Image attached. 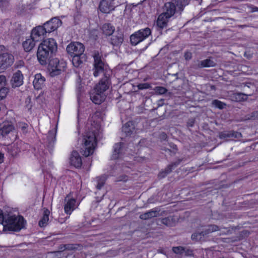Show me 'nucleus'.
I'll return each instance as SVG.
<instances>
[{
    "label": "nucleus",
    "mask_w": 258,
    "mask_h": 258,
    "mask_svg": "<svg viewBox=\"0 0 258 258\" xmlns=\"http://www.w3.org/2000/svg\"><path fill=\"white\" fill-rule=\"evenodd\" d=\"M94 59V76L96 77L100 74L103 76L94 89L104 94V92L109 88L111 83L110 77L112 75V71L105 65L98 53L95 54Z\"/></svg>",
    "instance_id": "obj_1"
},
{
    "label": "nucleus",
    "mask_w": 258,
    "mask_h": 258,
    "mask_svg": "<svg viewBox=\"0 0 258 258\" xmlns=\"http://www.w3.org/2000/svg\"><path fill=\"white\" fill-rule=\"evenodd\" d=\"M91 126L88 127L89 131L86 133L83 140V143L81 148V153L85 157H88L93 153L96 140L100 132V124L95 121L90 120Z\"/></svg>",
    "instance_id": "obj_2"
},
{
    "label": "nucleus",
    "mask_w": 258,
    "mask_h": 258,
    "mask_svg": "<svg viewBox=\"0 0 258 258\" xmlns=\"http://www.w3.org/2000/svg\"><path fill=\"white\" fill-rule=\"evenodd\" d=\"M57 49L56 41L53 38L43 40L39 45L37 56L41 65H46Z\"/></svg>",
    "instance_id": "obj_3"
},
{
    "label": "nucleus",
    "mask_w": 258,
    "mask_h": 258,
    "mask_svg": "<svg viewBox=\"0 0 258 258\" xmlns=\"http://www.w3.org/2000/svg\"><path fill=\"white\" fill-rule=\"evenodd\" d=\"M26 221L21 216L7 214L4 224V230L19 231L25 227Z\"/></svg>",
    "instance_id": "obj_4"
},
{
    "label": "nucleus",
    "mask_w": 258,
    "mask_h": 258,
    "mask_svg": "<svg viewBox=\"0 0 258 258\" xmlns=\"http://www.w3.org/2000/svg\"><path fill=\"white\" fill-rule=\"evenodd\" d=\"M48 69L51 77L59 75L66 68V63L62 60H59L57 58L49 60Z\"/></svg>",
    "instance_id": "obj_5"
},
{
    "label": "nucleus",
    "mask_w": 258,
    "mask_h": 258,
    "mask_svg": "<svg viewBox=\"0 0 258 258\" xmlns=\"http://www.w3.org/2000/svg\"><path fill=\"white\" fill-rule=\"evenodd\" d=\"M151 34V30L149 28L140 29L131 36V43L133 45H136L140 42L145 40Z\"/></svg>",
    "instance_id": "obj_6"
},
{
    "label": "nucleus",
    "mask_w": 258,
    "mask_h": 258,
    "mask_svg": "<svg viewBox=\"0 0 258 258\" xmlns=\"http://www.w3.org/2000/svg\"><path fill=\"white\" fill-rule=\"evenodd\" d=\"M67 51L71 56L82 55L85 50L84 45L78 42L70 43L67 47Z\"/></svg>",
    "instance_id": "obj_7"
},
{
    "label": "nucleus",
    "mask_w": 258,
    "mask_h": 258,
    "mask_svg": "<svg viewBox=\"0 0 258 258\" xmlns=\"http://www.w3.org/2000/svg\"><path fill=\"white\" fill-rule=\"evenodd\" d=\"M14 61V56L8 53L0 54V72L11 66Z\"/></svg>",
    "instance_id": "obj_8"
},
{
    "label": "nucleus",
    "mask_w": 258,
    "mask_h": 258,
    "mask_svg": "<svg viewBox=\"0 0 258 258\" xmlns=\"http://www.w3.org/2000/svg\"><path fill=\"white\" fill-rule=\"evenodd\" d=\"M62 24L61 21L57 17L51 18L43 26L47 33H50L56 30Z\"/></svg>",
    "instance_id": "obj_9"
},
{
    "label": "nucleus",
    "mask_w": 258,
    "mask_h": 258,
    "mask_svg": "<svg viewBox=\"0 0 258 258\" xmlns=\"http://www.w3.org/2000/svg\"><path fill=\"white\" fill-rule=\"evenodd\" d=\"M46 33L43 26H38L32 30L30 36L37 42L42 40Z\"/></svg>",
    "instance_id": "obj_10"
},
{
    "label": "nucleus",
    "mask_w": 258,
    "mask_h": 258,
    "mask_svg": "<svg viewBox=\"0 0 258 258\" xmlns=\"http://www.w3.org/2000/svg\"><path fill=\"white\" fill-rule=\"evenodd\" d=\"M24 76L22 72L18 70L15 72L12 77L10 83L13 88L19 87L23 84Z\"/></svg>",
    "instance_id": "obj_11"
},
{
    "label": "nucleus",
    "mask_w": 258,
    "mask_h": 258,
    "mask_svg": "<svg viewBox=\"0 0 258 258\" xmlns=\"http://www.w3.org/2000/svg\"><path fill=\"white\" fill-rule=\"evenodd\" d=\"M64 201L66 203L64 206V212L66 214L70 215L77 207L76 200L74 198H70V195H68L66 197Z\"/></svg>",
    "instance_id": "obj_12"
},
{
    "label": "nucleus",
    "mask_w": 258,
    "mask_h": 258,
    "mask_svg": "<svg viewBox=\"0 0 258 258\" xmlns=\"http://www.w3.org/2000/svg\"><path fill=\"white\" fill-rule=\"evenodd\" d=\"M115 7L113 0H101L99 6L100 11L104 13H110L114 10Z\"/></svg>",
    "instance_id": "obj_13"
},
{
    "label": "nucleus",
    "mask_w": 258,
    "mask_h": 258,
    "mask_svg": "<svg viewBox=\"0 0 258 258\" xmlns=\"http://www.w3.org/2000/svg\"><path fill=\"white\" fill-rule=\"evenodd\" d=\"M124 40L123 34L117 31L114 35H112L109 43L113 46L119 48L123 43Z\"/></svg>",
    "instance_id": "obj_14"
},
{
    "label": "nucleus",
    "mask_w": 258,
    "mask_h": 258,
    "mask_svg": "<svg viewBox=\"0 0 258 258\" xmlns=\"http://www.w3.org/2000/svg\"><path fill=\"white\" fill-rule=\"evenodd\" d=\"M56 134V130L55 128L50 130L48 133L46 139H44L45 144L48 148L50 149H51L54 146L55 142Z\"/></svg>",
    "instance_id": "obj_15"
},
{
    "label": "nucleus",
    "mask_w": 258,
    "mask_h": 258,
    "mask_svg": "<svg viewBox=\"0 0 258 258\" xmlns=\"http://www.w3.org/2000/svg\"><path fill=\"white\" fill-rule=\"evenodd\" d=\"M14 130L13 123L10 121H5L0 124V136L5 137Z\"/></svg>",
    "instance_id": "obj_16"
},
{
    "label": "nucleus",
    "mask_w": 258,
    "mask_h": 258,
    "mask_svg": "<svg viewBox=\"0 0 258 258\" xmlns=\"http://www.w3.org/2000/svg\"><path fill=\"white\" fill-rule=\"evenodd\" d=\"M242 137L240 133L233 131H226L219 133V138L221 139H239Z\"/></svg>",
    "instance_id": "obj_17"
},
{
    "label": "nucleus",
    "mask_w": 258,
    "mask_h": 258,
    "mask_svg": "<svg viewBox=\"0 0 258 258\" xmlns=\"http://www.w3.org/2000/svg\"><path fill=\"white\" fill-rule=\"evenodd\" d=\"M90 99L93 103L96 104H101L105 99V96L102 93L97 92L93 89L90 93Z\"/></svg>",
    "instance_id": "obj_18"
},
{
    "label": "nucleus",
    "mask_w": 258,
    "mask_h": 258,
    "mask_svg": "<svg viewBox=\"0 0 258 258\" xmlns=\"http://www.w3.org/2000/svg\"><path fill=\"white\" fill-rule=\"evenodd\" d=\"M176 12V6L174 3L168 2L164 4L163 8V14L167 17H172Z\"/></svg>",
    "instance_id": "obj_19"
},
{
    "label": "nucleus",
    "mask_w": 258,
    "mask_h": 258,
    "mask_svg": "<svg viewBox=\"0 0 258 258\" xmlns=\"http://www.w3.org/2000/svg\"><path fill=\"white\" fill-rule=\"evenodd\" d=\"M216 66V63L210 59H206L201 61H197L194 64L193 68L195 69H200L202 68L213 67Z\"/></svg>",
    "instance_id": "obj_20"
},
{
    "label": "nucleus",
    "mask_w": 258,
    "mask_h": 258,
    "mask_svg": "<svg viewBox=\"0 0 258 258\" xmlns=\"http://www.w3.org/2000/svg\"><path fill=\"white\" fill-rule=\"evenodd\" d=\"M70 163L76 168L81 167L82 160L79 154L76 151H73L70 157Z\"/></svg>",
    "instance_id": "obj_21"
},
{
    "label": "nucleus",
    "mask_w": 258,
    "mask_h": 258,
    "mask_svg": "<svg viewBox=\"0 0 258 258\" xmlns=\"http://www.w3.org/2000/svg\"><path fill=\"white\" fill-rule=\"evenodd\" d=\"M45 81V78L41 74H36L34 76V79L33 82L34 88L37 90L41 89L44 86Z\"/></svg>",
    "instance_id": "obj_22"
},
{
    "label": "nucleus",
    "mask_w": 258,
    "mask_h": 258,
    "mask_svg": "<svg viewBox=\"0 0 258 258\" xmlns=\"http://www.w3.org/2000/svg\"><path fill=\"white\" fill-rule=\"evenodd\" d=\"M181 160H178V161L173 162L169 164L164 170L161 171L159 173V177L160 178L165 177L167 174L170 173L172 169L175 167H177L181 162Z\"/></svg>",
    "instance_id": "obj_23"
},
{
    "label": "nucleus",
    "mask_w": 258,
    "mask_h": 258,
    "mask_svg": "<svg viewBox=\"0 0 258 258\" xmlns=\"http://www.w3.org/2000/svg\"><path fill=\"white\" fill-rule=\"evenodd\" d=\"M170 18V17H167L166 15L161 13L159 16L157 20V26L161 29L166 27L167 25L169 19Z\"/></svg>",
    "instance_id": "obj_24"
},
{
    "label": "nucleus",
    "mask_w": 258,
    "mask_h": 258,
    "mask_svg": "<svg viewBox=\"0 0 258 258\" xmlns=\"http://www.w3.org/2000/svg\"><path fill=\"white\" fill-rule=\"evenodd\" d=\"M36 41L31 36L23 42V47L26 52L30 51L35 46Z\"/></svg>",
    "instance_id": "obj_25"
},
{
    "label": "nucleus",
    "mask_w": 258,
    "mask_h": 258,
    "mask_svg": "<svg viewBox=\"0 0 258 258\" xmlns=\"http://www.w3.org/2000/svg\"><path fill=\"white\" fill-rule=\"evenodd\" d=\"M159 210L157 209H153L144 214L140 215V218L142 220H147L151 219L153 217L157 216Z\"/></svg>",
    "instance_id": "obj_26"
},
{
    "label": "nucleus",
    "mask_w": 258,
    "mask_h": 258,
    "mask_svg": "<svg viewBox=\"0 0 258 258\" xmlns=\"http://www.w3.org/2000/svg\"><path fill=\"white\" fill-rule=\"evenodd\" d=\"M123 145L122 143H116L114 145L112 155L113 159H117L120 157V155L122 153Z\"/></svg>",
    "instance_id": "obj_27"
},
{
    "label": "nucleus",
    "mask_w": 258,
    "mask_h": 258,
    "mask_svg": "<svg viewBox=\"0 0 258 258\" xmlns=\"http://www.w3.org/2000/svg\"><path fill=\"white\" fill-rule=\"evenodd\" d=\"M101 30L104 35L106 36H110L114 32L115 28L110 23H105L102 25Z\"/></svg>",
    "instance_id": "obj_28"
},
{
    "label": "nucleus",
    "mask_w": 258,
    "mask_h": 258,
    "mask_svg": "<svg viewBox=\"0 0 258 258\" xmlns=\"http://www.w3.org/2000/svg\"><path fill=\"white\" fill-rule=\"evenodd\" d=\"M135 130V126L132 121H128L122 127V132L126 136H130Z\"/></svg>",
    "instance_id": "obj_29"
},
{
    "label": "nucleus",
    "mask_w": 258,
    "mask_h": 258,
    "mask_svg": "<svg viewBox=\"0 0 258 258\" xmlns=\"http://www.w3.org/2000/svg\"><path fill=\"white\" fill-rule=\"evenodd\" d=\"M50 212L48 209H44L43 213V216L39 221V226L41 227H45L47 225L49 220V215Z\"/></svg>",
    "instance_id": "obj_30"
},
{
    "label": "nucleus",
    "mask_w": 258,
    "mask_h": 258,
    "mask_svg": "<svg viewBox=\"0 0 258 258\" xmlns=\"http://www.w3.org/2000/svg\"><path fill=\"white\" fill-rule=\"evenodd\" d=\"M176 220L173 216H168L167 217L162 218L161 220L162 224L168 226H174L175 224Z\"/></svg>",
    "instance_id": "obj_31"
},
{
    "label": "nucleus",
    "mask_w": 258,
    "mask_h": 258,
    "mask_svg": "<svg viewBox=\"0 0 258 258\" xmlns=\"http://www.w3.org/2000/svg\"><path fill=\"white\" fill-rule=\"evenodd\" d=\"M107 178V176L105 174L102 175L96 178L97 182L96 186L98 189H100L104 186Z\"/></svg>",
    "instance_id": "obj_32"
},
{
    "label": "nucleus",
    "mask_w": 258,
    "mask_h": 258,
    "mask_svg": "<svg viewBox=\"0 0 258 258\" xmlns=\"http://www.w3.org/2000/svg\"><path fill=\"white\" fill-rule=\"evenodd\" d=\"M169 147L170 149L164 147L162 148V150L167 152L170 156L175 155L177 151V146L173 143H170Z\"/></svg>",
    "instance_id": "obj_33"
},
{
    "label": "nucleus",
    "mask_w": 258,
    "mask_h": 258,
    "mask_svg": "<svg viewBox=\"0 0 258 258\" xmlns=\"http://www.w3.org/2000/svg\"><path fill=\"white\" fill-rule=\"evenodd\" d=\"M205 232L203 230L201 232H197L193 233L191 235V239L193 240H195L196 241H202L204 239V238L206 234H204Z\"/></svg>",
    "instance_id": "obj_34"
},
{
    "label": "nucleus",
    "mask_w": 258,
    "mask_h": 258,
    "mask_svg": "<svg viewBox=\"0 0 258 258\" xmlns=\"http://www.w3.org/2000/svg\"><path fill=\"white\" fill-rule=\"evenodd\" d=\"M220 228L215 225H209L207 226L205 229L204 230L205 233L204 234L207 235L210 233L217 231L218 230H220Z\"/></svg>",
    "instance_id": "obj_35"
},
{
    "label": "nucleus",
    "mask_w": 258,
    "mask_h": 258,
    "mask_svg": "<svg viewBox=\"0 0 258 258\" xmlns=\"http://www.w3.org/2000/svg\"><path fill=\"white\" fill-rule=\"evenodd\" d=\"M247 95L242 93H234L232 96V99L235 101L239 102L246 99Z\"/></svg>",
    "instance_id": "obj_36"
},
{
    "label": "nucleus",
    "mask_w": 258,
    "mask_h": 258,
    "mask_svg": "<svg viewBox=\"0 0 258 258\" xmlns=\"http://www.w3.org/2000/svg\"><path fill=\"white\" fill-rule=\"evenodd\" d=\"M212 105L215 107L220 109H223L226 106V104L225 103L217 99L213 100L212 102Z\"/></svg>",
    "instance_id": "obj_37"
},
{
    "label": "nucleus",
    "mask_w": 258,
    "mask_h": 258,
    "mask_svg": "<svg viewBox=\"0 0 258 258\" xmlns=\"http://www.w3.org/2000/svg\"><path fill=\"white\" fill-rule=\"evenodd\" d=\"M82 55H73L71 56L72 58V63L73 65L76 67H79V66L82 63V61L81 59V56Z\"/></svg>",
    "instance_id": "obj_38"
},
{
    "label": "nucleus",
    "mask_w": 258,
    "mask_h": 258,
    "mask_svg": "<svg viewBox=\"0 0 258 258\" xmlns=\"http://www.w3.org/2000/svg\"><path fill=\"white\" fill-rule=\"evenodd\" d=\"M9 92V89L7 87H3L0 89V100L6 98Z\"/></svg>",
    "instance_id": "obj_39"
},
{
    "label": "nucleus",
    "mask_w": 258,
    "mask_h": 258,
    "mask_svg": "<svg viewBox=\"0 0 258 258\" xmlns=\"http://www.w3.org/2000/svg\"><path fill=\"white\" fill-rule=\"evenodd\" d=\"M184 247L176 246L172 248V251L177 254L183 255Z\"/></svg>",
    "instance_id": "obj_40"
},
{
    "label": "nucleus",
    "mask_w": 258,
    "mask_h": 258,
    "mask_svg": "<svg viewBox=\"0 0 258 258\" xmlns=\"http://www.w3.org/2000/svg\"><path fill=\"white\" fill-rule=\"evenodd\" d=\"M63 247H64V249L72 250L77 249L78 247H80V245L75 244H67L63 245Z\"/></svg>",
    "instance_id": "obj_41"
},
{
    "label": "nucleus",
    "mask_w": 258,
    "mask_h": 258,
    "mask_svg": "<svg viewBox=\"0 0 258 258\" xmlns=\"http://www.w3.org/2000/svg\"><path fill=\"white\" fill-rule=\"evenodd\" d=\"M9 6L8 0H0V10L2 11L6 10Z\"/></svg>",
    "instance_id": "obj_42"
},
{
    "label": "nucleus",
    "mask_w": 258,
    "mask_h": 258,
    "mask_svg": "<svg viewBox=\"0 0 258 258\" xmlns=\"http://www.w3.org/2000/svg\"><path fill=\"white\" fill-rule=\"evenodd\" d=\"M6 216H7V214H4L3 211L0 209V224L3 225V228H4Z\"/></svg>",
    "instance_id": "obj_43"
},
{
    "label": "nucleus",
    "mask_w": 258,
    "mask_h": 258,
    "mask_svg": "<svg viewBox=\"0 0 258 258\" xmlns=\"http://www.w3.org/2000/svg\"><path fill=\"white\" fill-rule=\"evenodd\" d=\"M28 125L27 123L24 122L19 123V128L24 133H26L27 132V128Z\"/></svg>",
    "instance_id": "obj_44"
},
{
    "label": "nucleus",
    "mask_w": 258,
    "mask_h": 258,
    "mask_svg": "<svg viewBox=\"0 0 258 258\" xmlns=\"http://www.w3.org/2000/svg\"><path fill=\"white\" fill-rule=\"evenodd\" d=\"M155 90L159 94H164L167 91V90L163 87H156Z\"/></svg>",
    "instance_id": "obj_45"
},
{
    "label": "nucleus",
    "mask_w": 258,
    "mask_h": 258,
    "mask_svg": "<svg viewBox=\"0 0 258 258\" xmlns=\"http://www.w3.org/2000/svg\"><path fill=\"white\" fill-rule=\"evenodd\" d=\"M140 90L147 89L151 87L150 85L147 83H141L138 85Z\"/></svg>",
    "instance_id": "obj_46"
},
{
    "label": "nucleus",
    "mask_w": 258,
    "mask_h": 258,
    "mask_svg": "<svg viewBox=\"0 0 258 258\" xmlns=\"http://www.w3.org/2000/svg\"><path fill=\"white\" fill-rule=\"evenodd\" d=\"M183 255L185 256H192L194 255L193 250L190 248L184 247Z\"/></svg>",
    "instance_id": "obj_47"
},
{
    "label": "nucleus",
    "mask_w": 258,
    "mask_h": 258,
    "mask_svg": "<svg viewBox=\"0 0 258 258\" xmlns=\"http://www.w3.org/2000/svg\"><path fill=\"white\" fill-rule=\"evenodd\" d=\"M30 102H31V98L29 97L27 98V99H26V101H25V103L26 104L27 107L29 109H31V106H32L31 105H29V104L30 103Z\"/></svg>",
    "instance_id": "obj_48"
},
{
    "label": "nucleus",
    "mask_w": 258,
    "mask_h": 258,
    "mask_svg": "<svg viewBox=\"0 0 258 258\" xmlns=\"http://www.w3.org/2000/svg\"><path fill=\"white\" fill-rule=\"evenodd\" d=\"M6 82V78L4 75H0V85Z\"/></svg>",
    "instance_id": "obj_49"
},
{
    "label": "nucleus",
    "mask_w": 258,
    "mask_h": 258,
    "mask_svg": "<svg viewBox=\"0 0 258 258\" xmlns=\"http://www.w3.org/2000/svg\"><path fill=\"white\" fill-rule=\"evenodd\" d=\"M195 123V120L194 119H189L187 122L188 126L192 127L194 126Z\"/></svg>",
    "instance_id": "obj_50"
},
{
    "label": "nucleus",
    "mask_w": 258,
    "mask_h": 258,
    "mask_svg": "<svg viewBox=\"0 0 258 258\" xmlns=\"http://www.w3.org/2000/svg\"><path fill=\"white\" fill-rule=\"evenodd\" d=\"M184 56H185V59H186V60L189 59L191 58V54L189 53H186L185 54Z\"/></svg>",
    "instance_id": "obj_51"
},
{
    "label": "nucleus",
    "mask_w": 258,
    "mask_h": 258,
    "mask_svg": "<svg viewBox=\"0 0 258 258\" xmlns=\"http://www.w3.org/2000/svg\"><path fill=\"white\" fill-rule=\"evenodd\" d=\"M4 154L0 152V163L3 162Z\"/></svg>",
    "instance_id": "obj_52"
},
{
    "label": "nucleus",
    "mask_w": 258,
    "mask_h": 258,
    "mask_svg": "<svg viewBox=\"0 0 258 258\" xmlns=\"http://www.w3.org/2000/svg\"><path fill=\"white\" fill-rule=\"evenodd\" d=\"M161 136H162V138H163V139H165V138H166V135L165 133H163L161 134Z\"/></svg>",
    "instance_id": "obj_53"
},
{
    "label": "nucleus",
    "mask_w": 258,
    "mask_h": 258,
    "mask_svg": "<svg viewBox=\"0 0 258 258\" xmlns=\"http://www.w3.org/2000/svg\"><path fill=\"white\" fill-rule=\"evenodd\" d=\"M59 249L61 250V251H63L64 250V247H63V245L60 246Z\"/></svg>",
    "instance_id": "obj_54"
}]
</instances>
